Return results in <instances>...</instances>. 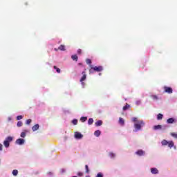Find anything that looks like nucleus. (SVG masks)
I'll return each mask as SVG.
<instances>
[{"instance_id":"nucleus-23","label":"nucleus","mask_w":177,"mask_h":177,"mask_svg":"<svg viewBox=\"0 0 177 177\" xmlns=\"http://www.w3.org/2000/svg\"><path fill=\"white\" fill-rule=\"evenodd\" d=\"M88 125H92L93 124V118H89L88 120Z\"/></svg>"},{"instance_id":"nucleus-24","label":"nucleus","mask_w":177,"mask_h":177,"mask_svg":"<svg viewBox=\"0 0 177 177\" xmlns=\"http://www.w3.org/2000/svg\"><path fill=\"white\" fill-rule=\"evenodd\" d=\"M72 123L73 124V125H77V124H78V120L77 119L73 120Z\"/></svg>"},{"instance_id":"nucleus-6","label":"nucleus","mask_w":177,"mask_h":177,"mask_svg":"<svg viewBox=\"0 0 177 177\" xmlns=\"http://www.w3.org/2000/svg\"><path fill=\"white\" fill-rule=\"evenodd\" d=\"M136 154L137 156H144L145 154V151L142 150V149H139L136 152Z\"/></svg>"},{"instance_id":"nucleus-13","label":"nucleus","mask_w":177,"mask_h":177,"mask_svg":"<svg viewBox=\"0 0 177 177\" xmlns=\"http://www.w3.org/2000/svg\"><path fill=\"white\" fill-rule=\"evenodd\" d=\"M101 133H102V132H100V130H96L94 132V135H95V136H97V138H99V136H100Z\"/></svg>"},{"instance_id":"nucleus-34","label":"nucleus","mask_w":177,"mask_h":177,"mask_svg":"<svg viewBox=\"0 0 177 177\" xmlns=\"http://www.w3.org/2000/svg\"><path fill=\"white\" fill-rule=\"evenodd\" d=\"M132 121H133V122H138V121H139V120H138V118H133Z\"/></svg>"},{"instance_id":"nucleus-18","label":"nucleus","mask_w":177,"mask_h":177,"mask_svg":"<svg viewBox=\"0 0 177 177\" xmlns=\"http://www.w3.org/2000/svg\"><path fill=\"white\" fill-rule=\"evenodd\" d=\"M119 124H120L121 125H124V124H125V122L124 119H122V118H119Z\"/></svg>"},{"instance_id":"nucleus-2","label":"nucleus","mask_w":177,"mask_h":177,"mask_svg":"<svg viewBox=\"0 0 177 177\" xmlns=\"http://www.w3.org/2000/svg\"><path fill=\"white\" fill-rule=\"evenodd\" d=\"M161 143H162V146H168L169 149H172V147L175 146L174 141H167V140H162Z\"/></svg>"},{"instance_id":"nucleus-26","label":"nucleus","mask_w":177,"mask_h":177,"mask_svg":"<svg viewBox=\"0 0 177 177\" xmlns=\"http://www.w3.org/2000/svg\"><path fill=\"white\" fill-rule=\"evenodd\" d=\"M109 157H111V158H114V157H115V153L113 152L109 153Z\"/></svg>"},{"instance_id":"nucleus-10","label":"nucleus","mask_w":177,"mask_h":177,"mask_svg":"<svg viewBox=\"0 0 177 177\" xmlns=\"http://www.w3.org/2000/svg\"><path fill=\"white\" fill-rule=\"evenodd\" d=\"M38 129H39V124H35V125L32 127V130L33 131V132H35V131H38Z\"/></svg>"},{"instance_id":"nucleus-33","label":"nucleus","mask_w":177,"mask_h":177,"mask_svg":"<svg viewBox=\"0 0 177 177\" xmlns=\"http://www.w3.org/2000/svg\"><path fill=\"white\" fill-rule=\"evenodd\" d=\"M31 122H32L31 119H28L26 120V124L30 125L31 124Z\"/></svg>"},{"instance_id":"nucleus-8","label":"nucleus","mask_w":177,"mask_h":177,"mask_svg":"<svg viewBox=\"0 0 177 177\" xmlns=\"http://www.w3.org/2000/svg\"><path fill=\"white\" fill-rule=\"evenodd\" d=\"M83 135L81 133L76 132L75 134V139H82Z\"/></svg>"},{"instance_id":"nucleus-17","label":"nucleus","mask_w":177,"mask_h":177,"mask_svg":"<svg viewBox=\"0 0 177 177\" xmlns=\"http://www.w3.org/2000/svg\"><path fill=\"white\" fill-rule=\"evenodd\" d=\"M71 59H73L75 62H77L78 61V55H72Z\"/></svg>"},{"instance_id":"nucleus-1","label":"nucleus","mask_w":177,"mask_h":177,"mask_svg":"<svg viewBox=\"0 0 177 177\" xmlns=\"http://www.w3.org/2000/svg\"><path fill=\"white\" fill-rule=\"evenodd\" d=\"M142 127H145V122H143V120H138V122H136L134 124L136 132V131H140Z\"/></svg>"},{"instance_id":"nucleus-27","label":"nucleus","mask_w":177,"mask_h":177,"mask_svg":"<svg viewBox=\"0 0 177 177\" xmlns=\"http://www.w3.org/2000/svg\"><path fill=\"white\" fill-rule=\"evenodd\" d=\"M163 115L161 113L158 114L157 115V120H161L162 118Z\"/></svg>"},{"instance_id":"nucleus-14","label":"nucleus","mask_w":177,"mask_h":177,"mask_svg":"<svg viewBox=\"0 0 177 177\" xmlns=\"http://www.w3.org/2000/svg\"><path fill=\"white\" fill-rule=\"evenodd\" d=\"M174 122H175V120H174V118H169L167 120V124H174Z\"/></svg>"},{"instance_id":"nucleus-19","label":"nucleus","mask_w":177,"mask_h":177,"mask_svg":"<svg viewBox=\"0 0 177 177\" xmlns=\"http://www.w3.org/2000/svg\"><path fill=\"white\" fill-rule=\"evenodd\" d=\"M129 107H131V106L128 104H126V105L124 106H123V111H125L128 110V109H129Z\"/></svg>"},{"instance_id":"nucleus-11","label":"nucleus","mask_w":177,"mask_h":177,"mask_svg":"<svg viewBox=\"0 0 177 177\" xmlns=\"http://www.w3.org/2000/svg\"><path fill=\"white\" fill-rule=\"evenodd\" d=\"M151 174H153L154 175H157V174H158V169H157V168H151Z\"/></svg>"},{"instance_id":"nucleus-40","label":"nucleus","mask_w":177,"mask_h":177,"mask_svg":"<svg viewBox=\"0 0 177 177\" xmlns=\"http://www.w3.org/2000/svg\"><path fill=\"white\" fill-rule=\"evenodd\" d=\"M136 104H137V106H139V104H140V101H137Z\"/></svg>"},{"instance_id":"nucleus-29","label":"nucleus","mask_w":177,"mask_h":177,"mask_svg":"<svg viewBox=\"0 0 177 177\" xmlns=\"http://www.w3.org/2000/svg\"><path fill=\"white\" fill-rule=\"evenodd\" d=\"M85 168H86V174H89V167L88 165H85Z\"/></svg>"},{"instance_id":"nucleus-36","label":"nucleus","mask_w":177,"mask_h":177,"mask_svg":"<svg viewBox=\"0 0 177 177\" xmlns=\"http://www.w3.org/2000/svg\"><path fill=\"white\" fill-rule=\"evenodd\" d=\"M96 177H103V174L102 173H98L96 176Z\"/></svg>"},{"instance_id":"nucleus-20","label":"nucleus","mask_w":177,"mask_h":177,"mask_svg":"<svg viewBox=\"0 0 177 177\" xmlns=\"http://www.w3.org/2000/svg\"><path fill=\"white\" fill-rule=\"evenodd\" d=\"M19 174V171H17V169H15L12 171V175L14 176H17V174Z\"/></svg>"},{"instance_id":"nucleus-38","label":"nucleus","mask_w":177,"mask_h":177,"mask_svg":"<svg viewBox=\"0 0 177 177\" xmlns=\"http://www.w3.org/2000/svg\"><path fill=\"white\" fill-rule=\"evenodd\" d=\"M77 175H78V176H84V173H82V172H78V173H77Z\"/></svg>"},{"instance_id":"nucleus-22","label":"nucleus","mask_w":177,"mask_h":177,"mask_svg":"<svg viewBox=\"0 0 177 177\" xmlns=\"http://www.w3.org/2000/svg\"><path fill=\"white\" fill-rule=\"evenodd\" d=\"M86 120H88L87 117H81L80 118V121H82V122H85V121H86Z\"/></svg>"},{"instance_id":"nucleus-7","label":"nucleus","mask_w":177,"mask_h":177,"mask_svg":"<svg viewBox=\"0 0 177 177\" xmlns=\"http://www.w3.org/2000/svg\"><path fill=\"white\" fill-rule=\"evenodd\" d=\"M94 71H97V73H100V71H103V67L102 66H95L93 68Z\"/></svg>"},{"instance_id":"nucleus-9","label":"nucleus","mask_w":177,"mask_h":177,"mask_svg":"<svg viewBox=\"0 0 177 177\" xmlns=\"http://www.w3.org/2000/svg\"><path fill=\"white\" fill-rule=\"evenodd\" d=\"M16 143L17 145H24V139L23 138L17 139L16 140Z\"/></svg>"},{"instance_id":"nucleus-39","label":"nucleus","mask_w":177,"mask_h":177,"mask_svg":"<svg viewBox=\"0 0 177 177\" xmlns=\"http://www.w3.org/2000/svg\"><path fill=\"white\" fill-rule=\"evenodd\" d=\"M3 145L2 144H0V151H2Z\"/></svg>"},{"instance_id":"nucleus-25","label":"nucleus","mask_w":177,"mask_h":177,"mask_svg":"<svg viewBox=\"0 0 177 177\" xmlns=\"http://www.w3.org/2000/svg\"><path fill=\"white\" fill-rule=\"evenodd\" d=\"M170 135L172 136V138H174V139H177V133H171Z\"/></svg>"},{"instance_id":"nucleus-41","label":"nucleus","mask_w":177,"mask_h":177,"mask_svg":"<svg viewBox=\"0 0 177 177\" xmlns=\"http://www.w3.org/2000/svg\"><path fill=\"white\" fill-rule=\"evenodd\" d=\"M153 98H154V99H157V96H156V95H154V96H153Z\"/></svg>"},{"instance_id":"nucleus-30","label":"nucleus","mask_w":177,"mask_h":177,"mask_svg":"<svg viewBox=\"0 0 177 177\" xmlns=\"http://www.w3.org/2000/svg\"><path fill=\"white\" fill-rule=\"evenodd\" d=\"M86 64H91L92 60H91V59H87L86 60Z\"/></svg>"},{"instance_id":"nucleus-35","label":"nucleus","mask_w":177,"mask_h":177,"mask_svg":"<svg viewBox=\"0 0 177 177\" xmlns=\"http://www.w3.org/2000/svg\"><path fill=\"white\" fill-rule=\"evenodd\" d=\"M77 53H78V55H81L82 53V50H81V48H79L77 50Z\"/></svg>"},{"instance_id":"nucleus-16","label":"nucleus","mask_w":177,"mask_h":177,"mask_svg":"<svg viewBox=\"0 0 177 177\" xmlns=\"http://www.w3.org/2000/svg\"><path fill=\"white\" fill-rule=\"evenodd\" d=\"M161 128H162V126H161V124L156 125L153 127V129L155 131H157V129H161Z\"/></svg>"},{"instance_id":"nucleus-32","label":"nucleus","mask_w":177,"mask_h":177,"mask_svg":"<svg viewBox=\"0 0 177 177\" xmlns=\"http://www.w3.org/2000/svg\"><path fill=\"white\" fill-rule=\"evenodd\" d=\"M17 121H20V120H23V115L17 116Z\"/></svg>"},{"instance_id":"nucleus-42","label":"nucleus","mask_w":177,"mask_h":177,"mask_svg":"<svg viewBox=\"0 0 177 177\" xmlns=\"http://www.w3.org/2000/svg\"><path fill=\"white\" fill-rule=\"evenodd\" d=\"M86 177H89V176H86Z\"/></svg>"},{"instance_id":"nucleus-28","label":"nucleus","mask_w":177,"mask_h":177,"mask_svg":"<svg viewBox=\"0 0 177 177\" xmlns=\"http://www.w3.org/2000/svg\"><path fill=\"white\" fill-rule=\"evenodd\" d=\"M17 126L20 127L23 126V122L22 121H19L17 124Z\"/></svg>"},{"instance_id":"nucleus-12","label":"nucleus","mask_w":177,"mask_h":177,"mask_svg":"<svg viewBox=\"0 0 177 177\" xmlns=\"http://www.w3.org/2000/svg\"><path fill=\"white\" fill-rule=\"evenodd\" d=\"M95 127H102V125H103V121L98 120L95 122Z\"/></svg>"},{"instance_id":"nucleus-37","label":"nucleus","mask_w":177,"mask_h":177,"mask_svg":"<svg viewBox=\"0 0 177 177\" xmlns=\"http://www.w3.org/2000/svg\"><path fill=\"white\" fill-rule=\"evenodd\" d=\"M21 138H26V133L24 132L21 133Z\"/></svg>"},{"instance_id":"nucleus-5","label":"nucleus","mask_w":177,"mask_h":177,"mask_svg":"<svg viewBox=\"0 0 177 177\" xmlns=\"http://www.w3.org/2000/svg\"><path fill=\"white\" fill-rule=\"evenodd\" d=\"M86 80V73L85 71L82 72V77L80 79V82H82V84H84V81H85Z\"/></svg>"},{"instance_id":"nucleus-21","label":"nucleus","mask_w":177,"mask_h":177,"mask_svg":"<svg viewBox=\"0 0 177 177\" xmlns=\"http://www.w3.org/2000/svg\"><path fill=\"white\" fill-rule=\"evenodd\" d=\"M53 68L55 70H56V71H57V73H58V74H60V73H61L60 68H57V66H54Z\"/></svg>"},{"instance_id":"nucleus-4","label":"nucleus","mask_w":177,"mask_h":177,"mask_svg":"<svg viewBox=\"0 0 177 177\" xmlns=\"http://www.w3.org/2000/svg\"><path fill=\"white\" fill-rule=\"evenodd\" d=\"M164 91L166 93H169V94H171L173 92L172 88L168 87V86H165Z\"/></svg>"},{"instance_id":"nucleus-15","label":"nucleus","mask_w":177,"mask_h":177,"mask_svg":"<svg viewBox=\"0 0 177 177\" xmlns=\"http://www.w3.org/2000/svg\"><path fill=\"white\" fill-rule=\"evenodd\" d=\"M59 50H66V46L62 44L58 47Z\"/></svg>"},{"instance_id":"nucleus-3","label":"nucleus","mask_w":177,"mask_h":177,"mask_svg":"<svg viewBox=\"0 0 177 177\" xmlns=\"http://www.w3.org/2000/svg\"><path fill=\"white\" fill-rule=\"evenodd\" d=\"M12 140H13V138L11 136H8L6 138V140L3 141V145L5 146V147L8 148L9 147L10 145V142H12Z\"/></svg>"},{"instance_id":"nucleus-31","label":"nucleus","mask_w":177,"mask_h":177,"mask_svg":"<svg viewBox=\"0 0 177 177\" xmlns=\"http://www.w3.org/2000/svg\"><path fill=\"white\" fill-rule=\"evenodd\" d=\"M93 68H94V67L93 66H91V68H90V70H89V73L90 74H92V73H94V70H93Z\"/></svg>"}]
</instances>
